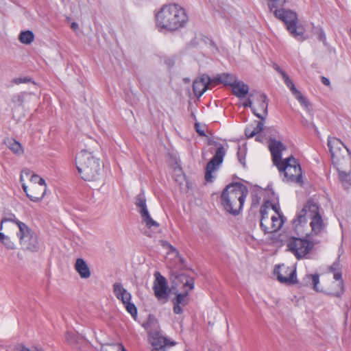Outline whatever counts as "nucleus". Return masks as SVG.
<instances>
[{
    "label": "nucleus",
    "instance_id": "58836bf2",
    "mask_svg": "<svg viewBox=\"0 0 351 351\" xmlns=\"http://www.w3.org/2000/svg\"><path fill=\"white\" fill-rule=\"evenodd\" d=\"M195 131L196 132L201 136H207L206 134V132H205V130L206 128V124H202V123H200L198 121H196L195 123Z\"/></svg>",
    "mask_w": 351,
    "mask_h": 351
},
{
    "label": "nucleus",
    "instance_id": "9b49d317",
    "mask_svg": "<svg viewBox=\"0 0 351 351\" xmlns=\"http://www.w3.org/2000/svg\"><path fill=\"white\" fill-rule=\"evenodd\" d=\"M267 97L260 91L251 92L247 99L239 105V108H250L252 110H267Z\"/></svg>",
    "mask_w": 351,
    "mask_h": 351
},
{
    "label": "nucleus",
    "instance_id": "473e14b6",
    "mask_svg": "<svg viewBox=\"0 0 351 351\" xmlns=\"http://www.w3.org/2000/svg\"><path fill=\"white\" fill-rule=\"evenodd\" d=\"M188 21V16L186 14L184 9L182 8H177V25L179 23V27H184Z\"/></svg>",
    "mask_w": 351,
    "mask_h": 351
},
{
    "label": "nucleus",
    "instance_id": "bf43d9fd",
    "mask_svg": "<svg viewBox=\"0 0 351 351\" xmlns=\"http://www.w3.org/2000/svg\"><path fill=\"white\" fill-rule=\"evenodd\" d=\"M260 199H261V198H260L259 197H258L257 195H256V202H255V204H258Z\"/></svg>",
    "mask_w": 351,
    "mask_h": 351
},
{
    "label": "nucleus",
    "instance_id": "a211bd4d",
    "mask_svg": "<svg viewBox=\"0 0 351 351\" xmlns=\"http://www.w3.org/2000/svg\"><path fill=\"white\" fill-rule=\"evenodd\" d=\"M213 84L211 79L206 74L197 76L193 82V90L196 97H200Z\"/></svg>",
    "mask_w": 351,
    "mask_h": 351
},
{
    "label": "nucleus",
    "instance_id": "7ed1b4c3",
    "mask_svg": "<svg viewBox=\"0 0 351 351\" xmlns=\"http://www.w3.org/2000/svg\"><path fill=\"white\" fill-rule=\"evenodd\" d=\"M283 176L282 181L287 183H296L302 185V171L299 161L293 156L288 157L276 165Z\"/></svg>",
    "mask_w": 351,
    "mask_h": 351
},
{
    "label": "nucleus",
    "instance_id": "2f4dec72",
    "mask_svg": "<svg viewBox=\"0 0 351 351\" xmlns=\"http://www.w3.org/2000/svg\"><path fill=\"white\" fill-rule=\"evenodd\" d=\"M65 338L66 341L73 348L76 349L80 348L79 343L81 339L77 335L73 332H67L65 334Z\"/></svg>",
    "mask_w": 351,
    "mask_h": 351
},
{
    "label": "nucleus",
    "instance_id": "c85d7f7f",
    "mask_svg": "<svg viewBox=\"0 0 351 351\" xmlns=\"http://www.w3.org/2000/svg\"><path fill=\"white\" fill-rule=\"evenodd\" d=\"M278 216L271 217V230L272 232L278 231L283 226L286 218L283 215H277Z\"/></svg>",
    "mask_w": 351,
    "mask_h": 351
},
{
    "label": "nucleus",
    "instance_id": "4be33fe9",
    "mask_svg": "<svg viewBox=\"0 0 351 351\" xmlns=\"http://www.w3.org/2000/svg\"><path fill=\"white\" fill-rule=\"evenodd\" d=\"M267 112L268 111H261V112H258V111H252V113L256 117H258L261 119V121H259L257 123L256 126L253 130H251L250 128H245V134L247 136V138H252L256 134L263 130L264 120L267 116Z\"/></svg>",
    "mask_w": 351,
    "mask_h": 351
},
{
    "label": "nucleus",
    "instance_id": "412c9836",
    "mask_svg": "<svg viewBox=\"0 0 351 351\" xmlns=\"http://www.w3.org/2000/svg\"><path fill=\"white\" fill-rule=\"evenodd\" d=\"M231 88L233 94L239 99V105L249 95L250 87L241 80H237Z\"/></svg>",
    "mask_w": 351,
    "mask_h": 351
},
{
    "label": "nucleus",
    "instance_id": "1a4fd4ad",
    "mask_svg": "<svg viewBox=\"0 0 351 351\" xmlns=\"http://www.w3.org/2000/svg\"><path fill=\"white\" fill-rule=\"evenodd\" d=\"M274 15L278 19L282 21L287 25V30L294 36H301L303 35L302 31H298L297 22L298 17L295 12L289 10H275Z\"/></svg>",
    "mask_w": 351,
    "mask_h": 351
},
{
    "label": "nucleus",
    "instance_id": "79ce46f5",
    "mask_svg": "<svg viewBox=\"0 0 351 351\" xmlns=\"http://www.w3.org/2000/svg\"><path fill=\"white\" fill-rule=\"evenodd\" d=\"M306 277L309 279H311L312 283L313 285V289L316 291H319L317 285L319 282V276L318 274H310L306 276Z\"/></svg>",
    "mask_w": 351,
    "mask_h": 351
},
{
    "label": "nucleus",
    "instance_id": "a878e982",
    "mask_svg": "<svg viewBox=\"0 0 351 351\" xmlns=\"http://www.w3.org/2000/svg\"><path fill=\"white\" fill-rule=\"evenodd\" d=\"M327 145L332 158H334L335 154L341 149V147H346L348 151V149L345 146L343 143L336 137L328 136Z\"/></svg>",
    "mask_w": 351,
    "mask_h": 351
},
{
    "label": "nucleus",
    "instance_id": "2eb2a0df",
    "mask_svg": "<svg viewBox=\"0 0 351 351\" xmlns=\"http://www.w3.org/2000/svg\"><path fill=\"white\" fill-rule=\"evenodd\" d=\"M135 204L139 209L138 211L142 217L143 221L148 228L159 227V223L153 220L149 213L146 205V199L143 191L136 197Z\"/></svg>",
    "mask_w": 351,
    "mask_h": 351
},
{
    "label": "nucleus",
    "instance_id": "49530a36",
    "mask_svg": "<svg viewBox=\"0 0 351 351\" xmlns=\"http://www.w3.org/2000/svg\"><path fill=\"white\" fill-rule=\"evenodd\" d=\"M267 221H265L263 219H261V222H260V226L261 228V229L263 230V231L267 234V233H272L271 232V227H268L267 225H265V222Z\"/></svg>",
    "mask_w": 351,
    "mask_h": 351
},
{
    "label": "nucleus",
    "instance_id": "20e7f679",
    "mask_svg": "<svg viewBox=\"0 0 351 351\" xmlns=\"http://www.w3.org/2000/svg\"><path fill=\"white\" fill-rule=\"evenodd\" d=\"M195 287L194 278L186 273L177 271V314H181L183 310L180 305L189 303V293Z\"/></svg>",
    "mask_w": 351,
    "mask_h": 351
},
{
    "label": "nucleus",
    "instance_id": "e433bc0d",
    "mask_svg": "<svg viewBox=\"0 0 351 351\" xmlns=\"http://www.w3.org/2000/svg\"><path fill=\"white\" fill-rule=\"evenodd\" d=\"M267 204H270V201L269 200L265 201L264 204L261 207L260 213H261V219H263L265 221H268L269 217H268V211H267V209H268Z\"/></svg>",
    "mask_w": 351,
    "mask_h": 351
},
{
    "label": "nucleus",
    "instance_id": "c9c22d12",
    "mask_svg": "<svg viewBox=\"0 0 351 351\" xmlns=\"http://www.w3.org/2000/svg\"><path fill=\"white\" fill-rule=\"evenodd\" d=\"M0 241L8 248L10 250L14 249V243L11 241L10 237L5 235L3 233L0 232Z\"/></svg>",
    "mask_w": 351,
    "mask_h": 351
},
{
    "label": "nucleus",
    "instance_id": "6e6552de",
    "mask_svg": "<svg viewBox=\"0 0 351 351\" xmlns=\"http://www.w3.org/2000/svg\"><path fill=\"white\" fill-rule=\"evenodd\" d=\"M308 207L310 209V226L313 233L315 235L320 234L326 229L328 223L324 221L320 214V206L313 200L308 201Z\"/></svg>",
    "mask_w": 351,
    "mask_h": 351
},
{
    "label": "nucleus",
    "instance_id": "4c0bfd02",
    "mask_svg": "<svg viewBox=\"0 0 351 351\" xmlns=\"http://www.w3.org/2000/svg\"><path fill=\"white\" fill-rule=\"evenodd\" d=\"M7 221H11L14 223H16L19 228V224H25V223L19 221L16 219L14 215H12L10 217L3 218L1 221V225H0V230H1L3 229V223Z\"/></svg>",
    "mask_w": 351,
    "mask_h": 351
},
{
    "label": "nucleus",
    "instance_id": "f03ea898",
    "mask_svg": "<svg viewBox=\"0 0 351 351\" xmlns=\"http://www.w3.org/2000/svg\"><path fill=\"white\" fill-rule=\"evenodd\" d=\"M75 163L82 178L86 181L97 180L100 176L101 167L100 160L93 152L86 149L82 150L76 156Z\"/></svg>",
    "mask_w": 351,
    "mask_h": 351
},
{
    "label": "nucleus",
    "instance_id": "6ab92c4d",
    "mask_svg": "<svg viewBox=\"0 0 351 351\" xmlns=\"http://www.w3.org/2000/svg\"><path fill=\"white\" fill-rule=\"evenodd\" d=\"M269 149L271 152L272 160L274 165L282 162V152L285 149V146L281 141L271 138L269 141Z\"/></svg>",
    "mask_w": 351,
    "mask_h": 351
},
{
    "label": "nucleus",
    "instance_id": "aec40b11",
    "mask_svg": "<svg viewBox=\"0 0 351 351\" xmlns=\"http://www.w3.org/2000/svg\"><path fill=\"white\" fill-rule=\"evenodd\" d=\"M285 84L290 89L292 94L301 104L302 108H308L309 107L308 101L304 97L300 91H299L295 86L293 81L289 78L287 74H283L282 77Z\"/></svg>",
    "mask_w": 351,
    "mask_h": 351
},
{
    "label": "nucleus",
    "instance_id": "13d9d810",
    "mask_svg": "<svg viewBox=\"0 0 351 351\" xmlns=\"http://www.w3.org/2000/svg\"><path fill=\"white\" fill-rule=\"evenodd\" d=\"M163 246L169 247L171 250H174V249L172 247V245H170L167 242L164 243Z\"/></svg>",
    "mask_w": 351,
    "mask_h": 351
},
{
    "label": "nucleus",
    "instance_id": "4468645a",
    "mask_svg": "<svg viewBox=\"0 0 351 351\" xmlns=\"http://www.w3.org/2000/svg\"><path fill=\"white\" fill-rule=\"evenodd\" d=\"M113 292L117 298L122 301L127 311L132 317H135L137 315V309L135 305L130 302L131 294L119 282H116L113 285Z\"/></svg>",
    "mask_w": 351,
    "mask_h": 351
},
{
    "label": "nucleus",
    "instance_id": "72a5a7b5",
    "mask_svg": "<svg viewBox=\"0 0 351 351\" xmlns=\"http://www.w3.org/2000/svg\"><path fill=\"white\" fill-rule=\"evenodd\" d=\"M286 0H269L268 6L271 12H275V10H280V8L284 5Z\"/></svg>",
    "mask_w": 351,
    "mask_h": 351
},
{
    "label": "nucleus",
    "instance_id": "3c124183",
    "mask_svg": "<svg viewBox=\"0 0 351 351\" xmlns=\"http://www.w3.org/2000/svg\"><path fill=\"white\" fill-rule=\"evenodd\" d=\"M107 346H117L118 351H127L122 343H111V344H107Z\"/></svg>",
    "mask_w": 351,
    "mask_h": 351
},
{
    "label": "nucleus",
    "instance_id": "a18cd8bd",
    "mask_svg": "<svg viewBox=\"0 0 351 351\" xmlns=\"http://www.w3.org/2000/svg\"><path fill=\"white\" fill-rule=\"evenodd\" d=\"M32 82V78L28 77H17V78H14L13 80V82L15 83L16 84H20L22 83H27V82Z\"/></svg>",
    "mask_w": 351,
    "mask_h": 351
},
{
    "label": "nucleus",
    "instance_id": "7c9ffc66",
    "mask_svg": "<svg viewBox=\"0 0 351 351\" xmlns=\"http://www.w3.org/2000/svg\"><path fill=\"white\" fill-rule=\"evenodd\" d=\"M339 178L345 189H349L351 187V178L349 173L343 171H339Z\"/></svg>",
    "mask_w": 351,
    "mask_h": 351
},
{
    "label": "nucleus",
    "instance_id": "f257e3e1",
    "mask_svg": "<svg viewBox=\"0 0 351 351\" xmlns=\"http://www.w3.org/2000/svg\"><path fill=\"white\" fill-rule=\"evenodd\" d=\"M247 187L240 182L227 185L221 195V203L224 210L233 216L240 214L248 195Z\"/></svg>",
    "mask_w": 351,
    "mask_h": 351
},
{
    "label": "nucleus",
    "instance_id": "9d476101",
    "mask_svg": "<svg viewBox=\"0 0 351 351\" xmlns=\"http://www.w3.org/2000/svg\"><path fill=\"white\" fill-rule=\"evenodd\" d=\"M288 250L292 252L298 259L304 258L309 253L313 244L306 239L291 237L287 241Z\"/></svg>",
    "mask_w": 351,
    "mask_h": 351
},
{
    "label": "nucleus",
    "instance_id": "dca6fc26",
    "mask_svg": "<svg viewBox=\"0 0 351 351\" xmlns=\"http://www.w3.org/2000/svg\"><path fill=\"white\" fill-rule=\"evenodd\" d=\"M328 271L333 274L334 279L339 281L337 285L339 289L338 291L329 293L328 294L336 298H341L345 292V288L344 282L342 279L341 265L340 264L339 258L333 262V263L330 266Z\"/></svg>",
    "mask_w": 351,
    "mask_h": 351
},
{
    "label": "nucleus",
    "instance_id": "8fccbe9b",
    "mask_svg": "<svg viewBox=\"0 0 351 351\" xmlns=\"http://www.w3.org/2000/svg\"><path fill=\"white\" fill-rule=\"evenodd\" d=\"M237 156L240 163L242 164L243 167H245V156L241 154L239 151L237 152Z\"/></svg>",
    "mask_w": 351,
    "mask_h": 351
},
{
    "label": "nucleus",
    "instance_id": "393cba45",
    "mask_svg": "<svg viewBox=\"0 0 351 351\" xmlns=\"http://www.w3.org/2000/svg\"><path fill=\"white\" fill-rule=\"evenodd\" d=\"M237 80L235 75L229 73H220L213 78V84H223L230 87L235 83Z\"/></svg>",
    "mask_w": 351,
    "mask_h": 351
},
{
    "label": "nucleus",
    "instance_id": "4d7b16f0",
    "mask_svg": "<svg viewBox=\"0 0 351 351\" xmlns=\"http://www.w3.org/2000/svg\"><path fill=\"white\" fill-rule=\"evenodd\" d=\"M77 27H78V25H77L76 23H73L71 24V28H72V29H77Z\"/></svg>",
    "mask_w": 351,
    "mask_h": 351
},
{
    "label": "nucleus",
    "instance_id": "6e6d98bb",
    "mask_svg": "<svg viewBox=\"0 0 351 351\" xmlns=\"http://www.w3.org/2000/svg\"><path fill=\"white\" fill-rule=\"evenodd\" d=\"M172 302L173 304V311L174 313H176V298L172 300Z\"/></svg>",
    "mask_w": 351,
    "mask_h": 351
},
{
    "label": "nucleus",
    "instance_id": "0eeeda50",
    "mask_svg": "<svg viewBox=\"0 0 351 351\" xmlns=\"http://www.w3.org/2000/svg\"><path fill=\"white\" fill-rule=\"evenodd\" d=\"M208 145H213L217 146L214 156L207 163L205 169V180L207 182H213L215 180L213 172L216 171L217 167L223 162L226 151L223 145L214 140L210 139L208 141Z\"/></svg>",
    "mask_w": 351,
    "mask_h": 351
},
{
    "label": "nucleus",
    "instance_id": "f3484780",
    "mask_svg": "<svg viewBox=\"0 0 351 351\" xmlns=\"http://www.w3.org/2000/svg\"><path fill=\"white\" fill-rule=\"evenodd\" d=\"M22 188L29 199L34 202L41 201L47 191V184H30L28 189L25 183H23Z\"/></svg>",
    "mask_w": 351,
    "mask_h": 351
},
{
    "label": "nucleus",
    "instance_id": "423d86ee",
    "mask_svg": "<svg viewBox=\"0 0 351 351\" xmlns=\"http://www.w3.org/2000/svg\"><path fill=\"white\" fill-rule=\"evenodd\" d=\"M20 244L23 250L36 252L40 249V243L36 234L26 224H19L17 232Z\"/></svg>",
    "mask_w": 351,
    "mask_h": 351
},
{
    "label": "nucleus",
    "instance_id": "cd10ccee",
    "mask_svg": "<svg viewBox=\"0 0 351 351\" xmlns=\"http://www.w3.org/2000/svg\"><path fill=\"white\" fill-rule=\"evenodd\" d=\"M278 280L282 283L294 284L296 282V273L295 270H289V276H284L277 269H274Z\"/></svg>",
    "mask_w": 351,
    "mask_h": 351
},
{
    "label": "nucleus",
    "instance_id": "de8ad7c7",
    "mask_svg": "<svg viewBox=\"0 0 351 351\" xmlns=\"http://www.w3.org/2000/svg\"><path fill=\"white\" fill-rule=\"evenodd\" d=\"M167 162L170 167H171L173 169H176V167H174V165H176V160L174 159L173 153H168Z\"/></svg>",
    "mask_w": 351,
    "mask_h": 351
},
{
    "label": "nucleus",
    "instance_id": "5701e85b",
    "mask_svg": "<svg viewBox=\"0 0 351 351\" xmlns=\"http://www.w3.org/2000/svg\"><path fill=\"white\" fill-rule=\"evenodd\" d=\"M310 218V209L308 207V202L298 212H297L295 217L292 220L293 226L295 228H298L300 226L306 224L308 219Z\"/></svg>",
    "mask_w": 351,
    "mask_h": 351
},
{
    "label": "nucleus",
    "instance_id": "ddd939ff",
    "mask_svg": "<svg viewBox=\"0 0 351 351\" xmlns=\"http://www.w3.org/2000/svg\"><path fill=\"white\" fill-rule=\"evenodd\" d=\"M149 341L152 346V351H167L169 348L174 346L176 343L157 330L151 329L148 332Z\"/></svg>",
    "mask_w": 351,
    "mask_h": 351
},
{
    "label": "nucleus",
    "instance_id": "a19ab883",
    "mask_svg": "<svg viewBox=\"0 0 351 351\" xmlns=\"http://www.w3.org/2000/svg\"><path fill=\"white\" fill-rule=\"evenodd\" d=\"M31 184H46L43 178L36 174H32V178H29Z\"/></svg>",
    "mask_w": 351,
    "mask_h": 351
},
{
    "label": "nucleus",
    "instance_id": "603ef678",
    "mask_svg": "<svg viewBox=\"0 0 351 351\" xmlns=\"http://www.w3.org/2000/svg\"><path fill=\"white\" fill-rule=\"evenodd\" d=\"M274 69L278 71L282 76V77H283V74H287L283 70H282L279 66H278L277 64H275L274 66Z\"/></svg>",
    "mask_w": 351,
    "mask_h": 351
},
{
    "label": "nucleus",
    "instance_id": "ea45409f",
    "mask_svg": "<svg viewBox=\"0 0 351 351\" xmlns=\"http://www.w3.org/2000/svg\"><path fill=\"white\" fill-rule=\"evenodd\" d=\"M32 174H34V173L30 169H27V168L23 169L21 171V176H20V182H21V184L23 183H25L24 181H25V178H32Z\"/></svg>",
    "mask_w": 351,
    "mask_h": 351
},
{
    "label": "nucleus",
    "instance_id": "052dcab7",
    "mask_svg": "<svg viewBox=\"0 0 351 351\" xmlns=\"http://www.w3.org/2000/svg\"><path fill=\"white\" fill-rule=\"evenodd\" d=\"M101 351H107L106 348H105L104 346H102Z\"/></svg>",
    "mask_w": 351,
    "mask_h": 351
},
{
    "label": "nucleus",
    "instance_id": "b1692460",
    "mask_svg": "<svg viewBox=\"0 0 351 351\" xmlns=\"http://www.w3.org/2000/svg\"><path fill=\"white\" fill-rule=\"evenodd\" d=\"M74 267L75 271L78 273L82 278L87 279L90 276V270L87 263L83 258H77Z\"/></svg>",
    "mask_w": 351,
    "mask_h": 351
},
{
    "label": "nucleus",
    "instance_id": "39448f33",
    "mask_svg": "<svg viewBox=\"0 0 351 351\" xmlns=\"http://www.w3.org/2000/svg\"><path fill=\"white\" fill-rule=\"evenodd\" d=\"M156 25L160 32L176 31V3L163 5L156 14Z\"/></svg>",
    "mask_w": 351,
    "mask_h": 351
},
{
    "label": "nucleus",
    "instance_id": "bb28decb",
    "mask_svg": "<svg viewBox=\"0 0 351 351\" xmlns=\"http://www.w3.org/2000/svg\"><path fill=\"white\" fill-rule=\"evenodd\" d=\"M7 147L16 156H21L24 154V148L16 139L10 138L4 141Z\"/></svg>",
    "mask_w": 351,
    "mask_h": 351
},
{
    "label": "nucleus",
    "instance_id": "c756f323",
    "mask_svg": "<svg viewBox=\"0 0 351 351\" xmlns=\"http://www.w3.org/2000/svg\"><path fill=\"white\" fill-rule=\"evenodd\" d=\"M19 40L23 44L29 45L34 40V34L31 30L22 31L19 34Z\"/></svg>",
    "mask_w": 351,
    "mask_h": 351
},
{
    "label": "nucleus",
    "instance_id": "f8f14e48",
    "mask_svg": "<svg viewBox=\"0 0 351 351\" xmlns=\"http://www.w3.org/2000/svg\"><path fill=\"white\" fill-rule=\"evenodd\" d=\"M153 291L158 301L162 304L166 303L169 300L171 289L169 288L167 279L159 271L154 273Z\"/></svg>",
    "mask_w": 351,
    "mask_h": 351
},
{
    "label": "nucleus",
    "instance_id": "c03bdc74",
    "mask_svg": "<svg viewBox=\"0 0 351 351\" xmlns=\"http://www.w3.org/2000/svg\"><path fill=\"white\" fill-rule=\"evenodd\" d=\"M177 267L180 266L182 269H189V268L185 265V260L183 257H182L178 252L177 251Z\"/></svg>",
    "mask_w": 351,
    "mask_h": 351
},
{
    "label": "nucleus",
    "instance_id": "09e8293b",
    "mask_svg": "<svg viewBox=\"0 0 351 351\" xmlns=\"http://www.w3.org/2000/svg\"><path fill=\"white\" fill-rule=\"evenodd\" d=\"M268 207L271 206V208L275 211L276 215H282L280 212V208L278 204H272L270 202V204H267Z\"/></svg>",
    "mask_w": 351,
    "mask_h": 351
},
{
    "label": "nucleus",
    "instance_id": "864d4df0",
    "mask_svg": "<svg viewBox=\"0 0 351 351\" xmlns=\"http://www.w3.org/2000/svg\"><path fill=\"white\" fill-rule=\"evenodd\" d=\"M321 80L324 85L327 86H329L330 85V80L327 77L323 76L322 77Z\"/></svg>",
    "mask_w": 351,
    "mask_h": 351
},
{
    "label": "nucleus",
    "instance_id": "37998d69",
    "mask_svg": "<svg viewBox=\"0 0 351 351\" xmlns=\"http://www.w3.org/2000/svg\"><path fill=\"white\" fill-rule=\"evenodd\" d=\"M160 61L163 62L167 65L168 69H171L175 64L174 60L173 58L165 56L161 57Z\"/></svg>",
    "mask_w": 351,
    "mask_h": 351
},
{
    "label": "nucleus",
    "instance_id": "f704fd0d",
    "mask_svg": "<svg viewBox=\"0 0 351 351\" xmlns=\"http://www.w3.org/2000/svg\"><path fill=\"white\" fill-rule=\"evenodd\" d=\"M25 94L24 93H20L12 96V101L16 107L20 108L23 106L25 100Z\"/></svg>",
    "mask_w": 351,
    "mask_h": 351
},
{
    "label": "nucleus",
    "instance_id": "5fc2aeb1",
    "mask_svg": "<svg viewBox=\"0 0 351 351\" xmlns=\"http://www.w3.org/2000/svg\"><path fill=\"white\" fill-rule=\"evenodd\" d=\"M176 169H177V172L180 171L181 173H182V169L181 167H180V165H178V163H177ZM178 176H179V175L177 173V177H178Z\"/></svg>",
    "mask_w": 351,
    "mask_h": 351
}]
</instances>
